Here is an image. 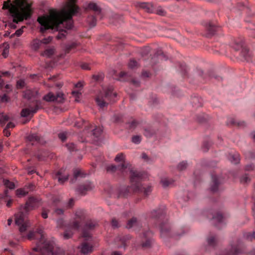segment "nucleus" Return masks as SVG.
Listing matches in <instances>:
<instances>
[{"label":"nucleus","instance_id":"nucleus-56","mask_svg":"<svg viewBox=\"0 0 255 255\" xmlns=\"http://www.w3.org/2000/svg\"><path fill=\"white\" fill-rule=\"evenodd\" d=\"M59 138L64 141L66 139V134L64 132L60 133L58 134Z\"/></svg>","mask_w":255,"mask_h":255},{"label":"nucleus","instance_id":"nucleus-59","mask_svg":"<svg viewBox=\"0 0 255 255\" xmlns=\"http://www.w3.org/2000/svg\"><path fill=\"white\" fill-rule=\"evenodd\" d=\"M64 210L62 209H55L54 210V213L57 214V215H62L64 213Z\"/></svg>","mask_w":255,"mask_h":255},{"label":"nucleus","instance_id":"nucleus-57","mask_svg":"<svg viewBox=\"0 0 255 255\" xmlns=\"http://www.w3.org/2000/svg\"><path fill=\"white\" fill-rule=\"evenodd\" d=\"M24 27H22L21 28L17 30L15 33H14V35H16L17 36H20L23 32V28Z\"/></svg>","mask_w":255,"mask_h":255},{"label":"nucleus","instance_id":"nucleus-31","mask_svg":"<svg viewBox=\"0 0 255 255\" xmlns=\"http://www.w3.org/2000/svg\"><path fill=\"white\" fill-rule=\"evenodd\" d=\"M243 43L241 40H238L234 41L232 47L236 50L238 51L243 47Z\"/></svg>","mask_w":255,"mask_h":255},{"label":"nucleus","instance_id":"nucleus-28","mask_svg":"<svg viewBox=\"0 0 255 255\" xmlns=\"http://www.w3.org/2000/svg\"><path fill=\"white\" fill-rule=\"evenodd\" d=\"M88 7L89 9L93 10L96 15L101 13V8L96 3L90 2L88 4Z\"/></svg>","mask_w":255,"mask_h":255},{"label":"nucleus","instance_id":"nucleus-20","mask_svg":"<svg viewBox=\"0 0 255 255\" xmlns=\"http://www.w3.org/2000/svg\"><path fill=\"white\" fill-rule=\"evenodd\" d=\"M27 138L29 142H31L32 145L37 143L43 144L45 143V141L43 139L40 137L37 134H30L27 136Z\"/></svg>","mask_w":255,"mask_h":255},{"label":"nucleus","instance_id":"nucleus-15","mask_svg":"<svg viewBox=\"0 0 255 255\" xmlns=\"http://www.w3.org/2000/svg\"><path fill=\"white\" fill-rule=\"evenodd\" d=\"M44 100L48 102H57L61 103L63 102V94L59 93L56 95H55L52 93H49L44 97Z\"/></svg>","mask_w":255,"mask_h":255},{"label":"nucleus","instance_id":"nucleus-49","mask_svg":"<svg viewBox=\"0 0 255 255\" xmlns=\"http://www.w3.org/2000/svg\"><path fill=\"white\" fill-rule=\"evenodd\" d=\"M128 76V74L126 72L122 71L120 73V80H126V78Z\"/></svg>","mask_w":255,"mask_h":255},{"label":"nucleus","instance_id":"nucleus-2","mask_svg":"<svg viewBox=\"0 0 255 255\" xmlns=\"http://www.w3.org/2000/svg\"><path fill=\"white\" fill-rule=\"evenodd\" d=\"M144 177L143 172L137 170H130V186H123L119 190L118 198H126L131 191L143 193L146 196L151 191L150 186H144L141 184V181Z\"/></svg>","mask_w":255,"mask_h":255},{"label":"nucleus","instance_id":"nucleus-35","mask_svg":"<svg viewBox=\"0 0 255 255\" xmlns=\"http://www.w3.org/2000/svg\"><path fill=\"white\" fill-rule=\"evenodd\" d=\"M188 164L186 161H182L179 163L177 166V169L178 171H183L186 169Z\"/></svg>","mask_w":255,"mask_h":255},{"label":"nucleus","instance_id":"nucleus-10","mask_svg":"<svg viewBox=\"0 0 255 255\" xmlns=\"http://www.w3.org/2000/svg\"><path fill=\"white\" fill-rule=\"evenodd\" d=\"M150 52V48L149 47L144 48L141 51V56L142 57V62L143 65L146 67H154L158 63V58L157 56L151 57V55L148 56Z\"/></svg>","mask_w":255,"mask_h":255},{"label":"nucleus","instance_id":"nucleus-37","mask_svg":"<svg viewBox=\"0 0 255 255\" xmlns=\"http://www.w3.org/2000/svg\"><path fill=\"white\" fill-rule=\"evenodd\" d=\"M155 133V131L152 128H145L143 134L147 137H151Z\"/></svg>","mask_w":255,"mask_h":255},{"label":"nucleus","instance_id":"nucleus-22","mask_svg":"<svg viewBox=\"0 0 255 255\" xmlns=\"http://www.w3.org/2000/svg\"><path fill=\"white\" fill-rule=\"evenodd\" d=\"M136 6L144 10L147 12H152L153 11V6L151 3L148 2H137Z\"/></svg>","mask_w":255,"mask_h":255},{"label":"nucleus","instance_id":"nucleus-8","mask_svg":"<svg viewBox=\"0 0 255 255\" xmlns=\"http://www.w3.org/2000/svg\"><path fill=\"white\" fill-rule=\"evenodd\" d=\"M74 221L70 223L68 229L65 230L63 234V237L65 239L70 238L72 235V230H77L79 229L81 224L85 219L86 216L85 211L82 209H78L76 211Z\"/></svg>","mask_w":255,"mask_h":255},{"label":"nucleus","instance_id":"nucleus-61","mask_svg":"<svg viewBox=\"0 0 255 255\" xmlns=\"http://www.w3.org/2000/svg\"><path fill=\"white\" fill-rule=\"evenodd\" d=\"M242 53L245 58H247L249 50L247 48H243Z\"/></svg>","mask_w":255,"mask_h":255},{"label":"nucleus","instance_id":"nucleus-40","mask_svg":"<svg viewBox=\"0 0 255 255\" xmlns=\"http://www.w3.org/2000/svg\"><path fill=\"white\" fill-rule=\"evenodd\" d=\"M28 191L25 189H18L16 191V194L18 197H22L26 195Z\"/></svg>","mask_w":255,"mask_h":255},{"label":"nucleus","instance_id":"nucleus-13","mask_svg":"<svg viewBox=\"0 0 255 255\" xmlns=\"http://www.w3.org/2000/svg\"><path fill=\"white\" fill-rule=\"evenodd\" d=\"M210 183V190L213 192H217L220 190L221 185L224 182V179L221 175L213 174Z\"/></svg>","mask_w":255,"mask_h":255},{"label":"nucleus","instance_id":"nucleus-4","mask_svg":"<svg viewBox=\"0 0 255 255\" xmlns=\"http://www.w3.org/2000/svg\"><path fill=\"white\" fill-rule=\"evenodd\" d=\"M3 8L9 9V12L13 18V22L17 23L24 19L29 18L32 13L31 4L27 0H16L15 5L9 4L5 2Z\"/></svg>","mask_w":255,"mask_h":255},{"label":"nucleus","instance_id":"nucleus-9","mask_svg":"<svg viewBox=\"0 0 255 255\" xmlns=\"http://www.w3.org/2000/svg\"><path fill=\"white\" fill-rule=\"evenodd\" d=\"M217 255H246L242 249L240 242L238 240L230 243L228 248L224 252Z\"/></svg>","mask_w":255,"mask_h":255},{"label":"nucleus","instance_id":"nucleus-41","mask_svg":"<svg viewBox=\"0 0 255 255\" xmlns=\"http://www.w3.org/2000/svg\"><path fill=\"white\" fill-rule=\"evenodd\" d=\"M54 50L53 48H48L46 49L42 53L43 56L50 57L54 54Z\"/></svg>","mask_w":255,"mask_h":255},{"label":"nucleus","instance_id":"nucleus-5","mask_svg":"<svg viewBox=\"0 0 255 255\" xmlns=\"http://www.w3.org/2000/svg\"><path fill=\"white\" fill-rule=\"evenodd\" d=\"M39 200L34 197H29L24 205H21L19 211L15 215V224L19 227V231L23 232L29 226L30 223L27 220L28 213L38 207Z\"/></svg>","mask_w":255,"mask_h":255},{"label":"nucleus","instance_id":"nucleus-62","mask_svg":"<svg viewBox=\"0 0 255 255\" xmlns=\"http://www.w3.org/2000/svg\"><path fill=\"white\" fill-rule=\"evenodd\" d=\"M115 121L117 123L123 122L122 120V116L121 115H116Z\"/></svg>","mask_w":255,"mask_h":255},{"label":"nucleus","instance_id":"nucleus-29","mask_svg":"<svg viewBox=\"0 0 255 255\" xmlns=\"http://www.w3.org/2000/svg\"><path fill=\"white\" fill-rule=\"evenodd\" d=\"M55 178L58 179L59 183L62 184L68 179V175L62 174L61 171H59L55 175Z\"/></svg>","mask_w":255,"mask_h":255},{"label":"nucleus","instance_id":"nucleus-11","mask_svg":"<svg viewBox=\"0 0 255 255\" xmlns=\"http://www.w3.org/2000/svg\"><path fill=\"white\" fill-rule=\"evenodd\" d=\"M160 237L163 234H167L169 236L170 226L167 224L168 216L167 210L164 206H160Z\"/></svg>","mask_w":255,"mask_h":255},{"label":"nucleus","instance_id":"nucleus-50","mask_svg":"<svg viewBox=\"0 0 255 255\" xmlns=\"http://www.w3.org/2000/svg\"><path fill=\"white\" fill-rule=\"evenodd\" d=\"M4 184L5 186L10 189H12L14 188L15 185L14 184L8 180L5 181Z\"/></svg>","mask_w":255,"mask_h":255},{"label":"nucleus","instance_id":"nucleus-30","mask_svg":"<svg viewBox=\"0 0 255 255\" xmlns=\"http://www.w3.org/2000/svg\"><path fill=\"white\" fill-rule=\"evenodd\" d=\"M130 238H131V236L129 235L119 237L118 238V239L121 241V244H122L120 247H121V248L124 247V248H125L127 246L126 242L128 241L130 239Z\"/></svg>","mask_w":255,"mask_h":255},{"label":"nucleus","instance_id":"nucleus-24","mask_svg":"<svg viewBox=\"0 0 255 255\" xmlns=\"http://www.w3.org/2000/svg\"><path fill=\"white\" fill-rule=\"evenodd\" d=\"M227 124L228 125L237 126L238 127H244L245 126V123L244 121H239L234 118L228 119Z\"/></svg>","mask_w":255,"mask_h":255},{"label":"nucleus","instance_id":"nucleus-25","mask_svg":"<svg viewBox=\"0 0 255 255\" xmlns=\"http://www.w3.org/2000/svg\"><path fill=\"white\" fill-rule=\"evenodd\" d=\"M229 160L233 164H236L239 162V154L238 153L231 152L228 155Z\"/></svg>","mask_w":255,"mask_h":255},{"label":"nucleus","instance_id":"nucleus-6","mask_svg":"<svg viewBox=\"0 0 255 255\" xmlns=\"http://www.w3.org/2000/svg\"><path fill=\"white\" fill-rule=\"evenodd\" d=\"M97 225L95 221L90 220L86 222L82 229V236L84 240L79 246V249L83 255H88L93 251L94 242L89 231L93 230Z\"/></svg>","mask_w":255,"mask_h":255},{"label":"nucleus","instance_id":"nucleus-39","mask_svg":"<svg viewBox=\"0 0 255 255\" xmlns=\"http://www.w3.org/2000/svg\"><path fill=\"white\" fill-rule=\"evenodd\" d=\"M192 102L196 107H200L202 106L201 99L197 96H194L192 99Z\"/></svg>","mask_w":255,"mask_h":255},{"label":"nucleus","instance_id":"nucleus-14","mask_svg":"<svg viewBox=\"0 0 255 255\" xmlns=\"http://www.w3.org/2000/svg\"><path fill=\"white\" fill-rule=\"evenodd\" d=\"M85 131L89 132L90 136H93L94 138H98L102 134L103 129L99 127H95L94 128H92V126H85Z\"/></svg>","mask_w":255,"mask_h":255},{"label":"nucleus","instance_id":"nucleus-42","mask_svg":"<svg viewBox=\"0 0 255 255\" xmlns=\"http://www.w3.org/2000/svg\"><path fill=\"white\" fill-rule=\"evenodd\" d=\"M139 64L134 59H131L128 63V67L130 69H134L138 67Z\"/></svg>","mask_w":255,"mask_h":255},{"label":"nucleus","instance_id":"nucleus-43","mask_svg":"<svg viewBox=\"0 0 255 255\" xmlns=\"http://www.w3.org/2000/svg\"><path fill=\"white\" fill-rule=\"evenodd\" d=\"M137 123L135 120H132L128 123V128L130 129H134L137 126Z\"/></svg>","mask_w":255,"mask_h":255},{"label":"nucleus","instance_id":"nucleus-44","mask_svg":"<svg viewBox=\"0 0 255 255\" xmlns=\"http://www.w3.org/2000/svg\"><path fill=\"white\" fill-rule=\"evenodd\" d=\"M141 158L146 162L149 163H151L154 161V159L150 158L144 152L141 154Z\"/></svg>","mask_w":255,"mask_h":255},{"label":"nucleus","instance_id":"nucleus-46","mask_svg":"<svg viewBox=\"0 0 255 255\" xmlns=\"http://www.w3.org/2000/svg\"><path fill=\"white\" fill-rule=\"evenodd\" d=\"M245 237L248 240H255V231L253 233H247L245 235Z\"/></svg>","mask_w":255,"mask_h":255},{"label":"nucleus","instance_id":"nucleus-55","mask_svg":"<svg viewBox=\"0 0 255 255\" xmlns=\"http://www.w3.org/2000/svg\"><path fill=\"white\" fill-rule=\"evenodd\" d=\"M74 199L73 198H71L67 203L66 206L68 208H71L74 206Z\"/></svg>","mask_w":255,"mask_h":255},{"label":"nucleus","instance_id":"nucleus-58","mask_svg":"<svg viewBox=\"0 0 255 255\" xmlns=\"http://www.w3.org/2000/svg\"><path fill=\"white\" fill-rule=\"evenodd\" d=\"M93 77L96 81H100L103 78L102 75H93Z\"/></svg>","mask_w":255,"mask_h":255},{"label":"nucleus","instance_id":"nucleus-7","mask_svg":"<svg viewBox=\"0 0 255 255\" xmlns=\"http://www.w3.org/2000/svg\"><path fill=\"white\" fill-rule=\"evenodd\" d=\"M117 97V93L114 91L112 86H110L103 89V91L100 92L95 98L97 105L100 108L107 107L111 102H115V99Z\"/></svg>","mask_w":255,"mask_h":255},{"label":"nucleus","instance_id":"nucleus-16","mask_svg":"<svg viewBox=\"0 0 255 255\" xmlns=\"http://www.w3.org/2000/svg\"><path fill=\"white\" fill-rule=\"evenodd\" d=\"M94 187L93 183L87 181L80 185L77 188V191L82 195H85L87 191H90Z\"/></svg>","mask_w":255,"mask_h":255},{"label":"nucleus","instance_id":"nucleus-1","mask_svg":"<svg viewBox=\"0 0 255 255\" xmlns=\"http://www.w3.org/2000/svg\"><path fill=\"white\" fill-rule=\"evenodd\" d=\"M70 2L69 8L64 10L61 14L56 13L50 16H43L38 18L40 24V31L44 33L49 29L60 30L64 27L70 29L73 25L72 17L78 12L79 7L75 4L77 0H68Z\"/></svg>","mask_w":255,"mask_h":255},{"label":"nucleus","instance_id":"nucleus-18","mask_svg":"<svg viewBox=\"0 0 255 255\" xmlns=\"http://www.w3.org/2000/svg\"><path fill=\"white\" fill-rule=\"evenodd\" d=\"M213 221L215 223V225L218 228L220 229L223 227L225 223L222 215L219 213L213 215L212 216Z\"/></svg>","mask_w":255,"mask_h":255},{"label":"nucleus","instance_id":"nucleus-12","mask_svg":"<svg viewBox=\"0 0 255 255\" xmlns=\"http://www.w3.org/2000/svg\"><path fill=\"white\" fill-rule=\"evenodd\" d=\"M40 102L37 100L29 102L26 107L21 111V116L22 117H32L39 109Z\"/></svg>","mask_w":255,"mask_h":255},{"label":"nucleus","instance_id":"nucleus-33","mask_svg":"<svg viewBox=\"0 0 255 255\" xmlns=\"http://www.w3.org/2000/svg\"><path fill=\"white\" fill-rule=\"evenodd\" d=\"M207 29L211 35H213L216 30V27L212 23L209 22L207 24Z\"/></svg>","mask_w":255,"mask_h":255},{"label":"nucleus","instance_id":"nucleus-63","mask_svg":"<svg viewBox=\"0 0 255 255\" xmlns=\"http://www.w3.org/2000/svg\"><path fill=\"white\" fill-rule=\"evenodd\" d=\"M160 60H166L168 59V57L167 55H166L165 54H164L163 52L161 51L160 50Z\"/></svg>","mask_w":255,"mask_h":255},{"label":"nucleus","instance_id":"nucleus-48","mask_svg":"<svg viewBox=\"0 0 255 255\" xmlns=\"http://www.w3.org/2000/svg\"><path fill=\"white\" fill-rule=\"evenodd\" d=\"M124 155L123 153L118 154L115 158V161L117 162H122V163H126V162L124 161Z\"/></svg>","mask_w":255,"mask_h":255},{"label":"nucleus","instance_id":"nucleus-19","mask_svg":"<svg viewBox=\"0 0 255 255\" xmlns=\"http://www.w3.org/2000/svg\"><path fill=\"white\" fill-rule=\"evenodd\" d=\"M208 247H206L205 250L207 252H210L209 248H214L217 245L218 242V238L217 235L211 234L207 239Z\"/></svg>","mask_w":255,"mask_h":255},{"label":"nucleus","instance_id":"nucleus-45","mask_svg":"<svg viewBox=\"0 0 255 255\" xmlns=\"http://www.w3.org/2000/svg\"><path fill=\"white\" fill-rule=\"evenodd\" d=\"M250 180L251 179L247 174L243 175L240 179V181L242 184L248 183Z\"/></svg>","mask_w":255,"mask_h":255},{"label":"nucleus","instance_id":"nucleus-52","mask_svg":"<svg viewBox=\"0 0 255 255\" xmlns=\"http://www.w3.org/2000/svg\"><path fill=\"white\" fill-rule=\"evenodd\" d=\"M211 143L209 141H204L203 144V148L204 151H207Z\"/></svg>","mask_w":255,"mask_h":255},{"label":"nucleus","instance_id":"nucleus-36","mask_svg":"<svg viewBox=\"0 0 255 255\" xmlns=\"http://www.w3.org/2000/svg\"><path fill=\"white\" fill-rule=\"evenodd\" d=\"M159 216V211L158 209L153 210L150 213V217L151 219L158 220Z\"/></svg>","mask_w":255,"mask_h":255},{"label":"nucleus","instance_id":"nucleus-60","mask_svg":"<svg viewBox=\"0 0 255 255\" xmlns=\"http://www.w3.org/2000/svg\"><path fill=\"white\" fill-rule=\"evenodd\" d=\"M254 168V166L252 164L247 165L245 167V170L246 171H251L253 170Z\"/></svg>","mask_w":255,"mask_h":255},{"label":"nucleus","instance_id":"nucleus-21","mask_svg":"<svg viewBox=\"0 0 255 255\" xmlns=\"http://www.w3.org/2000/svg\"><path fill=\"white\" fill-rule=\"evenodd\" d=\"M128 163L124 162L119 164L118 166L114 165L109 166L107 167V170L108 171L112 172H115L117 170H119L121 172H124L128 168Z\"/></svg>","mask_w":255,"mask_h":255},{"label":"nucleus","instance_id":"nucleus-64","mask_svg":"<svg viewBox=\"0 0 255 255\" xmlns=\"http://www.w3.org/2000/svg\"><path fill=\"white\" fill-rule=\"evenodd\" d=\"M8 48H6L5 47L3 50V52L2 53V56L4 57V58H6L7 55H8Z\"/></svg>","mask_w":255,"mask_h":255},{"label":"nucleus","instance_id":"nucleus-32","mask_svg":"<svg viewBox=\"0 0 255 255\" xmlns=\"http://www.w3.org/2000/svg\"><path fill=\"white\" fill-rule=\"evenodd\" d=\"M77 44L76 42H71L66 45L65 47V53H69L73 49H75L77 47Z\"/></svg>","mask_w":255,"mask_h":255},{"label":"nucleus","instance_id":"nucleus-34","mask_svg":"<svg viewBox=\"0 0 255 255\" xmlns=\"http://www.w3.org/2000/svg\"><path fill=\"white\" fill-rule=\"evenodd\" d=\"M9 120V117L3 113H0V124L4 125Z\"/></svg>","mask_w":255,"mask_h":255},{"label":"nucleus","instance_id":"nucleus-3","mask_svg":"<svg viewBox=\"0 0 255 255\" xmlns=\"http://www.w3.org/2000/svg\"><path fill=\"white\" fill-rule=\"evenodd\" d=\"M36 233L40 237V240L37 244L36 247L33 249V251L38 252L42 255H60L62 254V250L54 247L53 241H47L45 238L43 228L39 227L36 232L30 231L28 234V239L31 240L35 239Z\"/></svg>","mask_w":255,"mask_h":255},{"label":"nucleus","instance_id":"nucleus-23","mask_svg":"<svg viewBox=\"0 0 255 255\" xmlns=\"http://www.w3.org/2000/svg\"><path fill=\"white\" fill-rule=\"evenodd\" d=\"M140 226V223L139 220L135 217H132L129 220L127 223V228L131 229L133 227H138Z\"/></svg>","mask_w":255,"mask_h":255},{"label":"nucleus","instance_id":"nucleus-26","mask_svg":"<svg viewBox=\"0 0 255 255\" xmlns=\"http://www.w3.org/2000/svg\"><path fill=\"white\" fill-rule=\"evenodd\" d=\"M85 174L82 171V170L78 169H75L73 172V177L71 179V182L74 183L78 177H84Z\"/></svg>","mask_w":255,"mask_h":255},{"label":"nucleus","instance_id":"nucleus-17","mask_svg":"<svg viewBox=\"0 0 255 255\" xmlns=\"http://www.w3.org/2000/svg\"><path fill=\"white\" fill-rule=\"evenodd\" d=\"M52 39L51 37L49 36L47 38H43L41 40L37 39H34L32 43V47L34 50H37L40 48L43 45L49 43L52 40Z\"/></svg>","mask_w":255,"mask_h":255},{"label":"nucleus","instance_id":"nucleus-53","mask_svg":"<svg viewBox=\"0 0 255 255\" xmlns=\"http://www.w3.org/2000/svg\"><path fill=\"white\" fill-rule=\"evenodd\" d=\"M49 212V210L45 209L43 208L42 213H41V216L44 219H46L48 217V213Z\"/></svg>","mask_w":255,"mask_h":255},{"label":"nucleus","instance_id":"nucleus-54","mask_svg":"<svg viewBox=\"0 0 255 255\" xmlns=\"http://www.w3.org/2000/svg\"><path fill=\"white\" fill-rule=\"evenodd\" d=\"M112 226L113 228H118L119 227V224L118 221L115 218L112 219Z\"/></svg>","mask_w":255,"mask_h":255},{"label":"nucleus","instance_id":"nucleus-27","mask_svg":"<svg viewBox=\"0 0 255 255\" xmlns=\"http://www.w3.org/2000/svg\"><path fill=\"white\" fill-rule=\"evenodd\" d=\"M174 181L170 178H164L160 180V183L164 188L171 187Z\"/></svg>","mask_w":255,"mask_h":255},{"label":"nucleus","instance_id":"nucleus-51","mask_svg":"<svg viewBox=\"0 0 255 255\" xmlns=\"http://www.w3.org/2000/svg\"><path fill=\"white\" fill-rule=\"evenodd\" d=\"M68 149L70 151H73L76 150V146L73 143H68L66 145Z\"/></svg>","mask_w":255,"mask_h":255},{"label":"nucleus","instance_id":"nucleus-38","mask_svg":"<svg viewBox=\"0 0 255 255\" xmlns=\"http://www.w3.org/2000/svg\"><path fill=\"white\" fill-rule=\"evenodd\" d=\"M152 243V240L151 239H147L145 242L142 243L141 246L144 249H148L151 247Z\"/></svg>","mask_w":255,"mask_h":255},{"label":"nucleus","instance_id":"nucleus-47","mask_svg":"<svg viewBox=\"0 0 255 255\" xmlns=\"http://www.w3.org/2000/svg\"><path fill=\"white\" fill-rule=\"evenodd\" d=\"M141 140V136L140 135H134L132 137V142L135 144H139Z\"/></svg>","mask_w":255,"mask_h":255}]
</instances>
